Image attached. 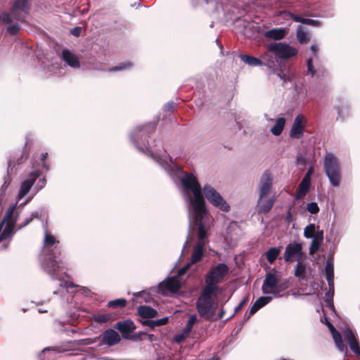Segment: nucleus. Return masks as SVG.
<instances>
[{
	"mask_svg": "<svg viewBox=\"0 0 360 360\" xmlns=\"http://www.w3.org/2000/svg\"><path fill=\"white\" fill-rule=\"evenodd\" d=\"M181 181L184 189L192 191L193 198L188 196V199L193 210H196L198 215L200 216L202 209L205 207V201L196 176L192 173L186 174Z\"/></svg>",
	"mask_w": 360,
	"mask_h": 360,
	"instance_id": "nucleus-1",
	"label": "nucleus"
},
{
	"mask_svg": "<svg viewBox=\"0 0 360 360\" xmlns=\"http://www.w3.org/2000/svg\"><path fill=\"white\" fill-rule=\"evenodd\" d=\"M217 292L203 288L196 301V309L200 316L207 320H210L215 314L217 303L213 298Z\"/></svg>",
	"mask_w": 360,
	"mask_h": 360,
	"instance_id": "nucleus-2",
	"label": "nucleus"
},
{
	"mask_svg": "<svg viewBox=\"0 0 360 360\" xmlns=\"http://www.w3.org/2000/svg\"><path fill=\"white\" fill-rule=\"evenodd\" d=\"M323 169L326 175L333 187H338L342 180L340 162L332 153H327L323 160Z\"/></svg>",
	"mask_w": 360,
	"mask_h": 360,
	"instance_id": "nucleus-3",
	"label": "nucleus"
},
{
	"mask_svg": "<svg viewBox=\"0 0 360 360\" xmlns=\"http://www.w3.org/2000/svg\"><path fill=\"white\" fill-rule=\"evenodd\" d=\"M229 273V267L224 263H219L210 268L205 275V288L217 292L219 289L218 284L221 283Z\"/></svg>",
	"mask_w": 360,
	"mask_h": 360,
	"instance_id": "nucleus-4",
	"label": "nucleus"
},
{
	"mask_svg": "<svg viewBox=\"0 0 360 360\" xmlns=\"http://www.w3.org/2000/svg\"><path fill=\"white\" fill-rule=\"evenodd\" d=\"M204 194L207 200L214 207L221 211L229 212L230 206L222 196L213 187L210 185L204 186Z\"/></svg>",
	"mask_w": 360,
	"mask_h": 360,
	"instance_id": "nucleus-5",
	"label": "nucleus"
},
{
	"mask_svg": "<svg viewBox=\"0 0 360 360\" xmlns=\"http://www.w3.org/2000/svg\"><path fill=\"white\" fill-rule=\"evenodd\" d=\"M204 194L207 200L214 207L221 211L229 212L230 206L222 196L213 187L210 185L204 186Z\"/></svg>",
	"mask_w": 360,
	"mask_h": 360,
	"instance_id": "nucleus-6",
	"label": "nucleus"
},
{
	"mask_svg": "<svg viewBox=\"0 0 360 360\" xmlns=\"http://www.w3.org/2000/svg\"><path fill=\"white\" fill-rule=\"evenodd\" d=\"M204 194L207 200L214 207L221 211L229 212L230 206L222 196L213 187L210 185L204 186Z\"/></svg>",
	"mask_w": 360,
	"mask_h": 360,
	"instance_id": "nucleus-7",
	"label": "nucleus"
},
{
	"mask_svg": "<svg viewBox=\"0 0 360 360\" xmlns=\"http://www.w3.org/2000/svg\"><path fill=\"white\" fill-rule=\"evenodd\" d=\"M58 252L45 253V258L42 263V268L53 279H56L60 269L59 264L61 262Z\"/></svg>",
	"mask_w": 360,
	"mask_h": 360,
	"instance_id": "nucleus-8",
	"label": "nucleus"
},
{
	"mask_svg": "<svg viewBox=\"0 0 360 360\" xmlns=\"http://www.w3.org/2000/svg\"><path fill=\"white\" fill-rule=\"evenodd\" d=\"M268 50L281 59H288L297 54V50L295 48L281 42L269 44Z\"/></svg>",
	"mask_w": 360,
	"mask_h": 360,
	"instance_id": "nucleus-9",
	"label": "nucleus"
},
{
	"mask_svg": "<svg viewBox=\"0 0 360 360\" xmlns=\"http://www.w3.org/2000/svg\"><path fill=\"white\" fill-rule=\"evenodd\" d=\"M303 256L302 246L296 242L289 243L283 253V259L286 262H299L302 259Z\"/></svg>",
	"mask_w": 360,
	"mask_h": 360,
	"instance_id": "nucleus-10",
	"label": "nucleus"
},
{
	"mask_svg": "<svg viewBox=\"0 0 360 360\" xmlns=\"http://www.w3.org/2000/svg\"><path fill=\"white\" fill-rule=\"evenodd\" d=\"M29 10L30 4L27 0H15L9 14L17 20L23 22Z\"/></svg>",
	"mask_w": 360,
	"mask_h": 360,
	"instance_id": "nucleus-11",
	"label": "nucleus"
},
{
	"mask_svg": "<svg viewBox=\"0 0 360 360\" xmlns=\"http://www.w3.org/2000/svg\"><path fill=\"white\" fill-rule=\"evenodd\" d=\"M193 210V220L194 222L198 226V241L204 242V240L207 238V233L205 228L204 223L202 221L204 216L207 213L206 207H204L200 212V216L198 215L196 210Z\"/></svg>",
	"mask_w": 360,
	"mask_h": 360,
	"instance_id": "nucleus-12",
	"label": "nucleus"
},
{
	"mask_svg": "<svg viewBox=\"0 0 360 360\" xmlns=\"http://www.w3.org/2000/svg\"><path fill=\"white\" fill-rule=\"evenodd\" d=\"M41 174L40 170H35L29 174L27 179L21 184L20 191L18 193L19 198H22L30 190L35 180Z\"/></svg>",
	"mask_w": 360,
	"mask_h": 360,
	"instance_id": "nucleus-13",
	"label": "nucleus"
},
{
	"mask_svg": "<svg viewBox=\"0 0 360 360\" xmlns=\"http://www.w3.org/2000/svg\"><path fill=\"white\" fill-rule=\"evenodd\" d=\"M101 343L108 347L114 346L121 341V338L114 329L108 328L101 335Z\"/></svg>",
	"mask_w": 360,
	"mask_h": 360,
	"instance_id": "nucleus-14",
	"label": "nucleus"
},
{
	"mask_svg": "<svg viewBox=\"0 0 360 360\" xmlns=\"http://www.w3.org/2000/svg\"><path fill=\"white\" fill-rule=\"evenodd\" d=\"M115 328L119 330L124 339L127 340L131 333L136 328L134 321L131 319H127L122 321H118L115 326Z\"/></svg>",
	"mask_w": 360,
	"mask_h": 360,
	"instance_id": "nucleus-15",
	"label": "nucleus"
},
{
	"mask_svg": "<svg viewBox=\"0 0 360 360\" xmlns=\"http://www.w3.org/2000/svg\"><path fill=\"white\" fill-rule=\"evenodd\" d=\"M272 179L271 173L269 171H265L260 179L259 183V196L260 198L266 197L271 190Z\"/></svg>",
	"mask_w": 360,
	"mask_h": 360,
	"instance_id": "nucleus-16",
	"label": "nucleus"
},
{
	"mask_svg": "<svg viewBox=\"0 0 360 360\" xmlns=\"http://www.w3.org/2000/svg\"><path fill=\"white\" fill-rule=\"evenodd\" d=\"M304 116L298 115L296 116L292 128L290 131V136L292 139H299L303 136L304 126L303 124Z\"/></svg>",
	"mask_w": 360,
	"mask_h": 360,
	"instance_id": "nucleus-17",
	"label": "nucleus"
},
{
	"mask_svg": "<svg viewBox=\"0 0 360 360\" xmlns=\"http://www.w3.org/2000/svg\"><path fill=\"white\" fill-rule=\"evenodd\" d=\"M278 281L276 275L272 273H267L264 280L262 290L264 294H272L277 285Z\"/></svg>",
	"mask_w": 360,
	"mask_h": 360,
	"instance_id": "nucleus-18",
	"label": "nucleus"
},
{
	"mask_svg": "<svg viewBox=\"0 0 360 360\" xmlns=\"http://www.w3.org/2000/svg\"><path fill=\"white\" fill-rule=\"evenodd\" d=\"M343 336L354 354L360 355L359 344L353 331L350 328H347L343 332Z\"/></svg>",
	"mask_w": 360,
	"mask_h": 360,
	"instance_id": "nucleus-19",
	"label": "nucleus"
},
{
	"mask_svg": "<svg viewBox=\"0 0 360 360\" xmlns=\"http://www.w3.org/2000/svg\"><path fill=\"white\" fill-rule=\"evenodd\" d=\"M59 241H56L55 237L48 232L45 233L44 238V252L45 253L58 252L61 254V249L58 247Z\"/></svg>",
	"mask_w": 360,
	"mask_h": 360,
	"instance_id": "nucleus-20",
	"label": "nucleus"
},
{
	"mask_svg": "<svg viewBox=\"0 0 360 360\" xmlns=\"http://www.w3.org/2000/svg\"><path fill=\"white\" fill-rule=\"evenodd\" d=\"M328 327L332 335L333 341L336 347L342 352L347 353L348 349L347 347L343 343L342 335L330 323H328Z\"/></svg>",
	"mask_w": 360,
	"mask_h": 360,
	"instance_id": "nucleus-21",
	"label": "nucleus"
},
{
	"mask_svg": "<svg viewBox=\"0 0 360 360\" xmlns=\"http://www.w3.org/2000/svg\"><path fill=\"white\" fill-rule=\"evenodd\" d=\"M32 141L30 138H26V141L25 143V149L22 152L20 158L13 157L12 159H10L8 161L9 166H15V165H20L24 162L29 157V150L31 147Z\"/></svg>",
	"mask_w": 360,
	"mask_h": 360,
	"instance_id": "nucleus-22",
	"label": "nucleus"
},
{
	"mask_svg": "<svg viewBox=\"0 0 360 360\" xmlns=\"http://www.w3.org/2000/svg\"><path fill=\"white\" fill-rule=\"evenodd\" d=\"M275 202V198L271 197L266 199V197L259 198L257 205V210L259 214H267L273 207Z\"/></svg>",
	"mask_w": 360,
	"mask_h": 360,
	"instance_id": "nucleus-23",
	"label": "nucleus"
},
{
	"mask_svg": "<svg viewBox=\"0 0 360 360\" xmlns=\"http://www.w3.org/2000/svg\"><path fill=\"white\" fill-rule=\"evenodd\" d=\"M8 13L4 12L0 15V22L9 24L7 28V32L11 35H15L20 30V27L18 23L11 24L12 20Z\"/></svg>",
	"mask_w": 360,
	"mask_h": 360,
	"instance_id": "nucleus-24",
	"label": "nucleus"
},
{
	"mask_svg": "<svg viewBox=\"0 0 360 360\" xmlns=\"http://www.w3.org/2000/svg\"><path fill=\"white\" fill-rule=\"evenodd\" d=\"M137 314L143 319H150L158 316L156 309L148 305H140L137 308Z\"/></svg>",
	"mask_w": 360,
	"mask_h": 360,
	"instance_id": "nucleus-25",
	"label": "nucleus"
},
{
	"mask_svg": "<svg viewBox=\"0 0 360 360\" xmlns=\"http://www.w3.org/2000/svg\"><path fill=\"white\" fill-rule=\"evenodd\" d=\"M205 245V242L198 241L193 248L191 255V264H195L202 260L203 257V249Z\"/></svg>",
	"mask_w": 360,
	"mask_h": 360,
	"instance_id": "nucleus-26",
	"label": "nucleus"
},
{
	"mask_svg": "<svg viewBox=\"0 0 360 360\" xmlns=\"http://www.w3.org/2000/svg\"><path fill=\"white\" fill-rule=\"evenodd\" d=\"M62 58L70 67L78 68L80 66L78 58L69 50L64 49L62 51Z\"/></svg>",
	"mask_w": 360,
	"mask_h": 360,
	"instance_id": "nucleus-27",
	"label": "nucleus"
},
{
	"mask_svg": "<svg viewBox=\"0 0 360 360\" xmlns=\"http://www.w3.org/2000/svg\"><path fill=\"white\" fill-rule=\"evenodd\" d=\"M289 16L293 21L301 22L304 25L313 27H320L322 25V22L320 20L304 18L292 13H290Z\"/></svg>",
	"mask_w": 360,
	"mask_h": 360,
	"instance_id": "nucleus-28",
	"label": "nucleus"
},
{
	"mask_svg": "<svg viewBox=\"0 0 360 360\" xmlns=\"http://www.w3.org/2000/svg\"><path fill=\"white\" fill-rule=\"evenodd\" d=\"M286 31L283 28H274L265 32V37L274 40H280L285 37Z\"/></svg>",
	"mask_w": 360,
	"mask_h": 360,
	"instance_id": "nucleus-29",
	"label": "nucleus"
},
{
	"mask_svg": "<svg viewBox=\"0 0 360 360\" xmlns=\"http://www.w3.org/2000/svg\"><path fill=\"white\" fill-rule=\"evenodd\" d=\"M165 288L171 292H176L181 288V285L177 277H172L164 284Z\"/></svg>",
	"mask_w": 360,
	"mask_h": 360,
	"instance_id": "nucleus-30",
	"label": "nucleus"
},
{
	"mask_svg": "<svg viewBox=\"0 0 360 360\" xmlns=\"http://www.w3.org/2000/svg\"><path fill=\"white\" fill-rule=\"evenodd\" d=\"M117 319L116 315L112 313L98 314L94 316V320L98 323L112 322Z\"/></svg>",
	"mask_w": 360,
	"mask_h": 360,
	"instance_id": "nucleus-31",
	"label": "nucleus"
},
{
	"mask_svg": "<svg viewBox=\"0 0 360 360\" xmlns=\"http://www.w3.org/2000/svg\"><path fill=\"white\" fill-rule=\"evenodd\" d=\"M169 321V319L167 317H164L160 319H158L155 321H150L146 319L145 321H141L142 325L150 327L151 329H154L156 326H161L166 325Z\"/></svg>",
	"mask_w": 360,
	"mask_h": 360,
	"instance_id": "nucleus-32",
	"label": "nucleus"
},
{
	"mask_svg": "<svg viewBox=\"0 0 360 360\" xmlns=\"http://www.w3.org/2000/svg\"><path fill=\"white\" fill-rule=\"evenodd\" d=\"M285 124V119L284 117L277 119L275 124L271 129V133L275 136H279L283 130Z\"/></svg>",
	"mask_w": 360,
	"mask_h": 360,
	"instance_id": "nucleus-33",
	"label": "nucleus"
},
{
	"mask_svg": "<svg viewBox=\"0 0 360 360\" xmlns=\"http://www.w3.org/2000/svg\"><path fill=\"white\" fill-rule=\"evenodd\" d=\"M240 58L242 61L250 66H258L262 64V62L259 58L249 55L241 54Z\"/></svg>",
	"mask_w": 360,
	"mask_h": 360,
	"instance_id": "nucleus-34",
	"label": "nucleus"
},
{
	"mask_svg": "<svg viewBox=\"0 0 360 360\" xmlns=\"http://www.w3.org/2000/svg\"><path fill=\"white\" fill-rule=\"evenodd\" d=\"M294 275L298 278L299 280H303L306 277V266L300 261L297 262L295 267Z\"/></svg>",
	"mask_w": 360,
	"mask_h": 360,
	"instance_id": "nucleus-35",
	"label": "nucleus"
},
{
	"mask_svg": "<svg viewBox=\"0 0 360 360\" xmlns=\"http://www.w3.org/2000/svg\"><path fill=\"white\" fill-rule=\"evenodd\" d=\"M280 253V250L276 248H269L265 253L266 260L270 263L273 264L277 259Z\"/></svg>",
	"mask_w": 360,
	"mask_h": 360,
	"instance_id": "nucleus-36",
	"label": "nucleus"
},
{
	"mask_svg": "<svg viewBox=\"0 0 360 360\" xmlns=\"http://www.w3.org/2000/svg\"><path fill=\"white\" fill-rule=\"evenodd\" d=\"M15 209V205L11 206L6 211L5 217L4 218L3 222H6V224L15 225V220L14 218V211Z\"/></svg>",
	"mask_w": 360,
	"mask_h": 360,
	"instance_id": "nucleus-37",
	"label": "nucleus"
},
{
	"mask_svg": "<svg viewBox=\"0 0 360 360\" xmlns=\"http://www.w3.org/2000/svg\"><path fill=\"white\" fill-rule=\"evenodd\" d=\"M297 39L300 44H306L309 41L310 37L302 27H299L297 32Z\"/></svg>",
	"mask_w": 360,
	"mask_h": 360,
	"instance_id": "nucleus-38",
	"label": "nucleus"
},
{
	"mask_svg": "<svg viewBox=\"0 0 360 360\" xmlns=\"http://www.w3.org/2000/svg\"><path fill=\"white\" fill-rule=\"evenodd\" d=\"M127 300L124 298H119L109 301L107 306L110 308H124L127 305Z\"/></svg>",
	"mask_w": 360,
	"mask_h": 360,
	"instance_id": "nucleus-39",
	"label": "nucleus"
},
{
	"mask_svg": "<svg viewBox=\"0 0 360 360\" xmlns=\"http://www.w3.org/2000/svg\"><path fill=\"white\" fill-rule=\"evenodd\" d=\"M314 173V168L313 167H310L307 173L305 174L303 179L302 180L301 183H300V185L302 186V187H308L309 188L310 187V184H311V176L312 175V174Z\"/></svg>",
	"mask_w": 360,
	"mask_h": 360,
	"instance_id": "nucleus-40",
	"label": "nucleus"
},
{
	"mask_svg": "<svg viewBox=\"0 0 360 360\" xmlns=\"http://www.w3.org/2000/svg\"><path fill=\"white\" fill-rule=\"evenodd\" d=\"M133 66V63L130 61L123 62L119 65L112 67L109 69V72L121 71L127 69H129Z\"/></svg>",
	"mask_w": 360,
	"mask_h": 360,
	"instance_id": "nucleus-41",
	"label": "nucleus"
},
{
	"mask_svg": "<svg viewBox=\"0 0 360 360\" xmlns=\"http://www.w3.org/2000/svg\"><path fill=\"white\" fill-rule=\"evenodd\" d=\"M316 232V226L314 224H310L304 229V236L307 238H313Z\"/></svg>",
	"mask_w": 360,
	"mask_h": 360,
	"instance_id": "nucleus-42",
	"label": "nucleus"
},
{
	"mask_svg": "<svg viewBox=\"0 0 360 360\" xmlns=\"http://www.w3.org/2000/svg\"><path fill=\"white\" fill-rule=\"evenodd\" d=\"M156 129V124L155 123H148L143 126L137 127V130L139 132L151 133L153 132Z\"/></svg>",
	"mask_w": 360,
	"mask_h": 360,
	"instance_id": "nucleus-43",
	"label": "nucleus"
},
{
	"mask_svg": "<svg viewBox=\"0 0 360 360\" xmlns=\"http://www.w3.org/2000/svg\"><path fill=\"white\" fill-rule=\"evenodd\" d=\"M321 244V242L313 238L309 247V255H313L315 254L319 250Z\"/></svg>",
	"mask_w": 360,
	"mask_h": 360,
	"instance_id": "nucleus-44",
	"label": "nucleus"
},
{
	"mask_svg": "<svg viewBox=\"0 0 360 360\" xmlns=\"http://www.w3.org/2000/svg\"><path fill=\"white\" fill-rule=\"evenodd\" d=\"M288 288V285L286 283H277V285L276 286L275 289L274 290V292L272 294L274 295L281 296V292H283Z\"/></svg>",
	"mask_w": 360,
	"mask_h": 360,
	"instance_id": "nucleus-45",
	"label": "nucleus"
},
{
	"mask_svg": "<svg viewBox=\"0 0 360 360\" xmlns=\"http://www.w3.org/2000/svg\"><path fill=\"white\" fill-rule=\"evenodd\" d=\"M326 280L333 279V266L331 263L327 262L325 268Z\"/></svg>",
	"mask_w": 360,
	"mask_h": 360,
	"instance_id": "nucleus-46",
	"label": "nucleus"
},
{
	"mask_svg": "<svg viewBox=\"0 0 360 360\" xmlns=\"http://www.w3.org/2000/svg\"><path fill=\"white\" fill-rule=\"evenodd\" d=\"M335 291H333L331 290H329L328 292L325 294V301L331 306L332 308H334L333 305V296H334Z\"/></svg>",
	"mask_w": 360,
	"mask_h": 360,
	"instance_id": "nucleus-47",
	"label": "nucleus"
},
{
	"mask_svg": "<svg viewBox=\"0 0 360 360\" xmlns=\"http://www.w3.org/2000/svg\"><path fill=\"white\" fill-rule=\"evenodd\" d=\"M307 210L311 214H316L319 212V207L316 202H310L307 205Z\"/></svg>",
	"mask_w": 360,
	"mask_h": 360,
	"instance_id": "nucleus-48",
	"label": "nucleus"
},
{
	"mask_svg": "<svg viewBox=\"0 0 360 360\" xmlns=\"http://www.w3.org/2000/svg\"><path fill=\"white\" fill-rule=\"evenodd\" d=\"M309 189V188L302 187V186L300 184L296 193L297 199H300L303 198L307 193Z\"/></svg>",
	"mask_w": 360,
	"mask_h": 360,
	"instance_id": "nucleus-49",
	"label": "nucleus"
},
{
	"mask_svg": "<svg viewBox=\"0 0 360 360\" xmlns=\"http://www.w3.org/2000/svg\"><path fill=\"white\" fill-rule=\"evenodd\" d=\"M271 300V297H260L256 300V303H257V305L260 308L268 304Z\"/></svg>",
	"mask_w": 360,
	"mask_h": 360,
	"instance_id": "nucleus-50",
	"label": "nucleus"
},
{
	"mask_svg": "<svg viewBox=\"0 0 360 360\" xmlns=\"http://www.w3.org/2000/svg\"><path fill=\"white\" fill-rule=\"evenodd\" d=\"M307 70L312 77L315 75L316 70L313 66V62L311 58H308L307 61Z\"/></svg>",
	"mask_w": 360,
	"mask_h": 360,
	"instance_id": "nucleus-51",
	"label": "nucleus"
},
{
	"mask_svg": "<svg viewBox=\"0 0 360 360\" xmlns=\"http://www.w3.org/2000/svg\"><path fill=\"white\" fill-rule=\"evenodd\" d=\"M147 335V333H145V332H139V333H135L134 335H131L130 334L129 338L127 340H133V341H136V340H141L142 335Z\"/></svg>",
	"mask_w": 360,
	"mask_h": 360,
	"instance_id": "nucleus-52",
	"label": "nucleus"
},
{
	"mask_svg": "<svg viewBox=\"0 0 360 360\" xmlns=\"http://www.w3.org/2000/svg\"><path fill=\"white\" fill-rule=\"evenodd\" d=\"M197 322V316L195 314L191 315L186 326L193 328V325Z\"/></svg>",
	"mask_w": 360,
	"mask_h": 360,
	"instance_id": "nucleus-53",
	"label": "nucleus"
},
{
	"mask_svg": "<svg viewBox=\"0 0 360 360\" xmlns=\"http://www.w3.org/2000/svg\"><path fill=\"white\" fill-rule=\"evenodd\" d=\"M313 238H314V239H316V240L323 243V231L321 230V231H316Z\"/></svg>",
	"mask_w": 360,
	"mask_h": 360,
	"instance_id": "nucleus-54",
	"label": "nucleus"
},
{
	"mask_svg": "<svg viewBox=\"0 0 360 360\" xmlns=\"http://www.w3.org/2000/svg\"><path fill=\"white\" fill-rule=\"evenodd\" d=\"M276 75L279 77L284 82L287 81H290V77L287 76L282 70H279L276 72Z\"/></svg>",
	"mask_w": 360,
	"mask_h": 360,
	"instance_id": "nucleus-55",
	"label": "nucleus"
},
{
	"mask_svg": "<svg viewBox=\"0 0 360 360\" xmlns=\"http://www.w3.org/2000/svg\"><path fill=\"white\" fill-rule=\"evenodd\" d=\"M47 157H48V153H42L41 154V162H42L43 167L46 169H49V165L46 163V159L47 158Z\"/></svg>",
	"mask_w": 360,
	"mask_h": 360,
	"instance_id": "nucleus-56",
	"label": "nucleus"
},
{
	"mask_svg": "<svg viewBox=\"0 0 360 360\" xmlns=\"http://www.w3.org/2000/svg\"><path fill=\"white\" fill-rule=\"evenodd\" d=\"M259 309L260 307H259V305H257V303L255 302L250 309L249 316L255 314Z\"/></svg>",
	"mask_w": 360,
	"mask_h": 360,
	"instance_id": "nucleus-57",
	"label": "nucleus"
},
{
	"mask_svg": "<svg viewBox=\"0 0 360 360\" xmlns=\"http://www.w3.org/2000/svg\"><path fill=\"white\" fill-rule=\"evenodd\" d=\"M82 29L80 27H76L71 30L70 33L75 37H79L81 34Z\"/></svg>",
	"mask_w": 360,
	"mask_h": 360,
	"instance_id": "nucleus-58",
	"label": "nucleus"
},
{
	"mask_svg": "<svg viewBox=\"0 0 360 360\" xmlns=\"http://www.w3.org/2000/svg\"><path fill=\"white\" fill-rule=\"evenodd\" d=\"M297 163L299 165L304 166L306 164V159L303 156L299 155L297 157Z\"/></svg>",
	"mask_w": 360,
	"mask_h": 360,
	"instance_id": "nucleus-59",
	"label": "nucleus"
},
{
	"mask_svg": "<svg viewBox=\"0 0 360 360\" xmlns=\"http://www.w3.org/2000/svg\"><path fill=\"white\" fill-rule=\"evenodd\" d=\"M248 301V299L247 298H245L243 299L240 303L238 304V306L236 308V311H238L239 310H240L243 306L245 304V303L247 302Z\"/></svg>",
	"mask_w": 360,
	"mask_h": 360,
	"instance_id": "nucleus-60",
	"label": "nucleus"
},
{
	"mask_svg": "<svg viewBox=\"0 0 360 360\" xmlns=\"http://www.w3.org/2000/svg\"><path fill=\"white\" fill-rule=\"evenodd\" d=\"M292 221V215L290 211V209L287 212V215L285 217V221L288 223H290Z\"/></svg>",
	"mask_w": 360,
	"mask_h": 360,
	"instance_id": "nucleus-61",
	"label": "nucleus"
},
{
	"mask_svg": "<svg viewBox=\"0 0 360 360\" xmlns=\"http://www.w3.org/2000/svg\"><path fill=\"white\" fill-rule=\"evenodd\" d=\"M311 51H312V53H314V55L316 56V54H317V52L319 51V47L316 44H313L311 46Z\"/></svg>",
	"mask_w": 360,
	"mask_h": 360,
	"instance_id": "nucleus-62",
	"label": "nucleus"
},
{
	"mask_svg": "<svg viewBox=\"0 0 360 360\" xmlns=\"http://www.w3.org/2000/svg\"><path fill=\"white\" fill-rule=\"evenodd\" d=\"M184 266L181 268L177 272V277H181L186 274L187 271Z\"/></svg>",
	"mask_w": 360,
	"mask_h": 360,
	"instance_id": "nucleus-63",
	"label": "nucleus"
},
{
	"mask_svg": "<svg viewBox=\"0 0 360 360\" xmlns=\"http://www.w3.org/2000/svg\"><path fill=\"white\" fill-rule=\"evenodd\" d=\"M191 330H192V328L186 326L185 328H184L183 334L185 336H187L191 332Z\"/></svg>",
	"mask_w": 360,
	"mask_h": 360,
	"instance_id": "nucleus-64",
	"label": "nucleus"
}]
</instances>
